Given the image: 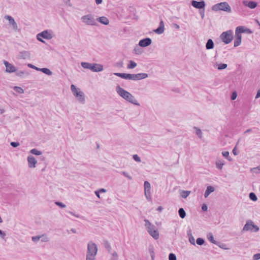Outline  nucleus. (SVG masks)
Instances as JSON below:
<instances>
[{"label":"nucleus","mask_w":260,"mask_h":260,"mask_svg":"<svg viewBox=\"0 0 260 260\" xmlns=\"http://www.w3.org/2000/svg\"><path fill=\"white\" fill-rule=\"evenodd\" d=\"M212 9L214 11H223L228 13L232 12L231 8L227 2H221L213 5Z\"/></svg>","instance_id":"nucleus-4"},{"label":"nucleus","mask_w":260,"mask_h":260,"mask_svg":"<svg viewBox=\"0 0 260 260\" xmlns=\"http://www.w3.org/2000/svg\"><path fill=\"white\" fill-rule=\"evenodd\" d=\"M227 64L225 63H220L218 65V70H221L225 69L227 67Z\"/></svg>","instance_id":"nucleus-41"},{"label":"nucleus","mask_w":260,"mask_h":260,"mask_svg":"<svg viewBox=\"0 0 260 260\" xmlns=\"http://www.w3.org/2000/svg\"><path fill=\"white\" fill-rule=\"evenodd\" d=\"M148 76L147 73L128 74V79L133 81H138L145 79Z\"/></svg>","instance_id":"nucleus-8"},{"label":"nucleus","mask_w":260,"mask_h":260,"mask_svg":"<svg viewBox=\"0 0 260 260\" xmlns=\"http://www.w3.org/2000/svg\"><path fill=\"white\" fill-rule=\"evenodd\" d=\"M253 226V222L251 220H248L246 222V224L244 225L242 232L245 231H252V228Z\"/></svg>","instance_id":"nucleus-16"},{"label":"nucleus","mask_w":260,"mask_h":260,"mask_svg":"<svg viewBox=\"0 0 260 260\" xmlns=\"http://www.w3.org/2000/svg\"><path fill=\"white\" fill-rule=\"evenodd\" d=\"M222 154L229 160L231 161L232 160V158L230 157H229V152L228 151H223L222 152Z\"/></svg>","instance_id":"nucleus-42"},{"label":"nucleus","mask_w":260,"mask_h":260,"mask_svg":"<svg viewBox=\"0 0 260 260\" xmlns=\"http://www.w3.org/2000/svg\"><path fill=\"white\" fill-rule=\"evenodd\" d=\"M250 199L253 201H256L257 198L254 192H250L249 194Z\"/></svg>","instance_id":"nucleus-32"},{"label":"nucleus","mask_w":260,"mask_h":260,"mask_svg":"<svg viewBox=\"0 0 260 260\" xmlns=\"http://www.w3.org/2000/svg\"><path fill=\"white\" fill-rule=\"evenodd\" d=\"M178 214L180 218L183 219L186 216V212L183 208H180L178 210Z\"/></svg>","instance_id":"nucleus-28"},{"label":"nucleus","mask_w":260,"mask_h":260,"mask_svg":"<svg viewBox=\"0 0 260 260\" xmlns=\"http://www.w3.org/2000/svg\"><path fill=\"white\" fill-rule=\"evenodd\" d=\"M144 192L145 196L148 200H150L151 199V193H150V188L151 185L149 182L146 181L144 182Z\"/></svg>","instance_id":"nucleus-10"},{"label":"nucleus","mask_w":260,"mask_h":260,"mask_svg":"<svg viewBox=\"0 0 260 260\" xmlns=\"http://www.w3.org/2000/svg\"><path fill=\"white\" fill-rule=\"evenodd\" d=\"M121 174H122L124 177H126L127 179H128L129 180H132V177L127 172L123 171L121 173Z\"/></svg>","instance_id":"nucleus-46"},{"label":"nucleus","mask_w":260,"mask_h":260,"mask_svg":"<svg viewBox=\"0 0 260 260\" xmlns=\"http://www.w3.org/2000/svg\"><path fill=\"white\" fill-rule=\"evenodd\" d=\"M55 204L61 208L66 207V205L60 202H56Z\"/></svg>","instance_id":"nucleus-51"},{"label":"nucleus","mask_w":260,"mask_h":260,"mask_svg":"<svg viewBox=\"0 0 260 260\" xmlns=\"http://www.w3.org/2000/svg\"><path fill=\"white\" fill-rule=\"evenodd\" d=\"M14 90L19 93H23L24 92V90L20 87L14 86Z\"/></svg>","instance_id":"nucleus-35"},{"label":"nucleus","mask_w":260,"mask_h":260,"mask_svg":"<svg viewBox=\"0 0 260 260\" xmlns=\"http://www.w3.org/2000/svg\"><path fill=\"white\" fill-rule=\"evenodd\" d=\"M220 38L225 44H228L233 39V32L231 29L223 32L220 36Z\"/></svg>","instance_id":"nucleus-5"},{"label":"nucleus","mask_w":260,"mask_h":260,"mask_svg":"<svg viewBox=\"0 0 260 260\" xmlns=\"http://www.w3.org/2000/svg\"><path fill=\"white\" fill-rule=\"evenodd\" d=\"M81 19L87 25H96V22L95 19L91 15H86L82 17Z\"/></svg>","instance_id":"nucleus-9"},{"label":"nucleus","mask_w":260,"mask_h":260,"mask_svg":"<svg viewBox=\"0 0 260 260\" xmlns=\"http://www.w3.org/2000/svg\"><path fill=\"white\" fill-rule=\"evenodd\" d=\"M216 245H218L219 247H220V248H222V249H228L227 248L225 247V244H220V242H218V244H216Z\"/></svg>","instance_id":"nucleus-60"},{"label":"nucleus","mask_w":260,"mask_h":260,"mask_svg":"<svg viewBox=\"0 0 260 260\" xmlns=\"http://www.w3.org/2000/svg\"><path fill=\"white\" fill-rule=\"evenodd\" d=\"M191 4L194 8L200 10L204 9L205 7V3L203 1L197 2L193 0L191 1Z\"/></svg>","instance_id":"nucleus-11"},{"label":"nucleus","mask_w":260,"mask_h":260,"mask_svg":"<svg viewBox=\"0 0 260 260\" xmlns=\"http://www.w3.org/2000/svg\"><path fill=\"white\" fill-rule=\"evenodd\" d=\"M149 250L151 255L152 260H154V252L153 251V248L152 246H150L149 247Z\"/></svg>","instance_id":"nucleus-40"},{"label":"nucleus","mask_w":260,"mask_h":260,"mask_svg":"<svg viewBox=\"0 0 260 260\" xmlns=\"http://www.w3.org/2000/svg\"><path fill=\"white\" fill-rule=\"evenodd\" d=\"M196 242L199 245H202L205 243V240L201 238H198L197 239Z\"/></svg>","instance_id":"nucleus-36"},{"label":"nucleus","mask_w":260,"mask_h":260,"mask_svg":"<svg viewBox=\"0 0 260 260\" xmlns=\"http://www.w3.org/2000/svg\"><path fill=\"white\" fill-rule=\"evenodd\" d=\"M243 3L244 6L248 7L250 9H254L257 5V3L253 1H243Z\"/></svg>","instance_id":"nucleus-20"},{"label":"nucleus","mask_w":260,"mask_h":260,"mask_svg":"<svg viewBox=\"0 0 260 260\" xmlns=\"http://www.w3.org/2000/svg\"><path fill=\"white\" fill-rule=\"evenodd\" d=\"M136 66L137 63L135 61L130 60L127 68L129 69H134Z\"/></svg>","instance_id":"nucleus-30"},{"label":"nucleus","mask_w":260,"mask_h":260,"mask_svg":"<svg viewBox=\"0 0 260 260\" xmlns=\"http://www.w3.org/2000/svg\"><path fill=\"white\" fill-rule=\"evenodd\" d=\"M71 89L74 95L78 99V100L80 103H84L85 102V96L84 93L79 91L74 84L71 85Z\"/></svg>","instance_id":"nucleus-6"},{"label":"nucleus","mask_w":260,"mask_h":260,"mask_svg":"<svg viewBox=\"0 0 260 260\" xmlns=\"http://www.w3.org/2000/svg\"><path fill=\"white\" fill-rule=\"evenodd\" d=\"M152 43V40L149 38H146L140 40L139 45L142 47H146Z\"/></svg>","instance_id":"nucleus-13"},{"label":"nucleus","mask_w":260,"mask_h":260,"mask_svg":"<svg viewBox=\"0 0 260 260\" xmlns=\"http://www.w3.org/2000/svg\"><path fill=\"white\" fill-rule=\"evenodd\" d=\"M251 171L255 173H259L260 172V165L257 167L251 169Z\"/></svg>","instance_id":"nucleus-45"},{"label":"nucleus","mask_w":260,"mask_h":260,"mask_svg":"<svg viewBox=\"0 0 260 260\" xmlns=\"http://www.w3.org/2000/svg\"><path fill=\"white\" fill-rule=\"evenodd\" d=\"M237 97V93L236 92H234L232 93V95H231V100H234Z\"/></svg>","instance_id":"nucleus-63"},{"label":"nucleus","mask_w":260,"mask_h":260,"mask_svg":"<svg viewBox=\"0 0 260 260\" xmlns=\"http://www.w3.org/2000/svg\"><path fill=\"white\" fill-rule=\"evenodd\" d=\"M39 71H41L42 73H43L47 75H49V76H50L52 74V72L49 69H48V68H40V69L39 70Z\"/></svg>","instance_id":"nucleus-27"},{"label":"nucleus","mask_w":260,"mask_h":260,"mask_svg":"<svg viewBox=\"0 0 260 260\" xmlns=\"http://www.w3.org/2000/svg\"><path fill=\"white\" fill-rule=\"evenodd\" d=\"M149 250L151 255L152 260H154V252L153 251V248L152 246H150L149 247Z\"/></svg>","instance_id":"nucleus-39"},{"label":"nucleus","mask_w":260,"mask_h":260,"mask_svg":"<svg viewBox=\"0 0 260 260\" xmlns=\"http://www.w3.org/2000/svg\"><path fill=\"white\" fill-rule=\"evenodd\" d=\"M27 161H28V167L29 168H32L36 167V165L37 161L34 156H32L31 155L28 156L27 157Z\"/></svg>","instance_id":"nucleus-17"},{"label":"nucleus","mask_w":260,"mask_h":260,"mask_svg":"<svg viewBox=\"0 0 260 260\" xmlns=\"http://www.w3.org/2000/svg\"><path fill=\"white\" fill-rule=\"evenodd\" d=\"M4 64L6 66V72L11 73L16 71V67L7 61H4Z\"/></svg>","instance_id":"nucleus-12"},{"label":"nucleus","mask_w":260,"mask_h":260,"mask_svg":"<svg viewBox=\"0 0 260 260\" xmlns=\"http://www.w3.org/2000/svg\"><path fill=\"white\" fill-rule=\"evenodd\" d=\"M214 47V42L211 39L208 40L206 44V48L207 50L213 49Z\"/></svg>","instance_id":"nucleus-23"},{"label":"nucleus","mask_w":260,"mask_h":260,"mask_svg":"<svg viewBox=\"0 0 260 260\" xmlns=\"http://www.w3.org/2000/svg\"><path fill=\"white\" fill-rule=\"evenodd\" d=\"M208 207L206 204H203L202 206V210L203 211H207Z\"/></svg>","instance_id":"nucleus-62"},{"label":"nucleus","mask_w":260,"mask_h":260,"mask_svg":"<svg viewBox=\"0 0 260 260\" xmlns=\"http://www.w3.org/2000/svg\"><path fill=\"white\" fill-rule=\"evenodd\" d=\"M245 32L244 28L243 26H238L235 30V38L242 39L241 33Z\"/></svg>","instance_id":"nucleus-15"},{"label":"nucleus","mask_w":260,"mask_h":260,"mask_svg":"<svg viewBox=\"0 0 260 260\" xmlns=\"http://www.w3.org/2000/svg\"><path fill=\"white\" fill-rule=\"evenodd\" d=\"M144 221L145 222V225L146 227L149 234L154 239L156 240L158 239L159 234L157 230L156 229V227L153 224H152L148 219H145Z\"/></svg>","instance_id":"nucleus-2"},{"label":"nucleus","mask_w":260,"mask_h":260,"mask_svg":"<svg viewBox=\"0 0 260 260\" xmlns=\"http://www.w3.org/2000/svg\"><path fill=\"white\" fill-rule=\"evenodd\" d=\"M153 31L157 34H162V20H160L158 27Z\"/></svg>","instance_id":"nucleus-25"},{"label":"nucleus","mask_w":260,"mask_h":260,"mask_svg":"<svg viewBox=\"0 0 260 260\" xmlns=\"http://www.w3.org/2000/svg\"><path fill=\"white\" fill-rule=\"evenodd\" d=\"M38 36L47 40H50L53 37L52 34L49 32L47 30H44L42 32L38 34Z\"/></svg>","instance_id":"nucleus-19"},{"label":"nucleus","mask_w":260,"mask_h":260,"mask_svg":"<svg viewBox=\"0 0 260 260\" xmlns=\"http://www.w3.org/2000/svg\"><path fill=\"white\" fill-rule=\"evenodd\" d=\"M98 252V247L95 243L89 242L87 245V254L96 256Z\"/></svg>","instance_id":"nucleus-7"},{"label":"nucleus","mask_w":260,"mask_h":260,"mask_svg":"<svg viewBox=\"0 0 260 260\" xmlns=\"http://www.w3.org/2000/svg\"><path fill=\"white\" fill-rule=\"evenodd\" d=\"M104 245L105 248L106 249H107V250L109 252H110L111 249V247L110 243L108 241L106 240V241H104Z\"/></svg>","instance_id":"nucleus-31"},{"label":"nucleus","mask_w":260,"mask_h":260,"mask_svg":"<svg viewBox=\"0 0 260 260\" xmlns=\"http://www.w3.org/2000/svg\"><path fill=\"white\" fill-rule=\"evenodd\" d=\"M188 235L189 236V241L190 243L191 244L195 245V239H194V237H193V236L191 234H188Z\"/></svg>","instance_id":"nucleus-37"},{"label":"nucleus","mask_w":260,"mask_h":260,"mask_svg":"<svg viewBox=\"0 0 260 260\" xmlns=\"http://www.w3.org/2000/svg\"><path fill=\"white\" fill-rule=\"evenodd\" d=\"M200 14L202 19H204L205 16V8L200 10Z\"/></svg>","instance_id":"nucleus-56"},{"label":"nucleus","mask_w":260,"mask_h":260,"mask_svg":"<svg viewBox=\"0 0 260 260\" xmlns=\"http://www.w3.org/2000/svg\"><path fill=\"white\" fill-rule=\"evenodd\" d=\"M133 159L137 162H140L141 158L137 154H134L133 156Z\"/></svg>","instance_id":"nucleus-48"},{"label":"nucleus","mask_w":260,"mask_h":260,"mask_svg":"<svg viewBox=\"0 0 260 260\" xmlns=\"http://www.w3.org/2000/svg\"><path fill=\"white\" fill-rule=\"evenodd\" d=\"M123 63L122 61L117 62L115 63V66L118 68H122L123 67Z\"/></svg>","instance_id":"nucleus-55"},{"label":"nucleus","mask_w":260,"mask_h":260,"mask_svg":"<svg viewBox=\"0 0 260 260\" xmlns=\"http://www.w3.org/2000/svg\"><path fill=\"white\" fill-rule=\"evenodd\" d=\"M112 255L114 256V258H112L111 259V260H117L118 254H117V253L116 251H114L112 253Z\"/></svg>","instance_id":"nucleus-59"},{"label":"nucleus","mask_w":260,"mask_h":260,"mask_svg":"<svg viewBox=\"0 0 260 260\" xmlns=\"http://www.w3.org/2000/svg\"><path fill=\"white\" fill-rule=\"evenodd\" d=\"M96 20L104 25H108L109 23L108 19L105 16L100 17L97 18Z\"/></svg>","instance_id":"nucleus-21"},{"label":"nucleus","mask_w":260,"mask_h":260,"mask_svg":"<svg viewBox=\"0 0 260 260\" xmlns=\"http://www.w3.org/2000/svg\"><path fill=\"white\" fill-rule=\"evenodd\" d=\"M20 144L19 142H12L10 143V145L14 148H16L19 146Z\"/></svg>","instance_id":"nucleus-50"},{"label":"nucleus","mask_w":260,"mask_h":260,"mask_svg":"<svg viewBox=\"0 0 260 260\" xmlns=\"http://www.w3.org/2000/svg\"><path fill=\"white\" fill-rule=\"evenodd\" d=\"M0 236L3 239L6 236V233L1 230H0Z\"/></svg>","instance_id":"nucleus-61"},{"label":"nucleus","mask_w":260,"mask_h":260,"mask_svg":"<svg viewBox=\"0 0 260 260\" xmlns=\"http://www.w3.org/2000/svg\"><path fill=\"white\" fill-rule=\"evenodd\" d=\"M41 237H41V235L34 236V237H32L31 240L34 242H37L38 241H39L40 240Z\"/></svg>","instance_id":"nucleus-43"},{"label":"nucleus","mask_w":260,"mask_h":260,"mask_svg":"<svg viewBox=\"0 0 260 260\" xmlns=\"http://www.w3.org/2000/svg\"><path fill=\"white\" fill-rule=\"evenodd\" d=\"M241 43V39L235 38V39L234 40V47H238V46H239L240 45Z\"/></svg>","instance_id":"nucleus-38"},{"label":"nucleus","mask_w":260,"mask_h":260,"mask_svg":"<svg viewBox=\"0 0 260 260\" xmlns=\"http://www.w3.org/2000/svg\"><path fill=\"white\" fill-rule=\"evenodd\" d=\"M260 97V89L258 90L257 91V93L255 96V99H258Z\"/></svg>","instance_id":"nucleus-64"},{"label":"nucleus","mask_w":260,"mask_h":260,"mask_svg":"<svg viewBox=\"0 0 260 260\" xmlns=\"http://www.w3.org/2000/svg\"><path fill=\"white\" fill-rule=\"evenodd\" d=\"M169 260H176V256L175 254L171 253L169 255Z\"/></svg>","instance_id":"nucleus-47"},{"label":"nucleus","mask_w":260,"mask_h":260,"mask_svg":"<svg viewBox=\"0 0 260 260\" xmlns=\"http://www.w3.org/2000/svg\"><path fill=\"white\" fill-rule=\"evenodd\" d=\"M27 66L30 68L36 70V71H39V70L40 69V68H39L30 63H28L27 64Z\"/></svg>","instance_id":"nucleus-52"},{"label":"nucleus","mask_w":260,"mask_h":260,"mask_svg":"<svg viewBox=\"0 0 260 260\" xmlns=\"http://www.w3.org/2000/svg\"><path fill=\"white\" fill-rule=\"evenodd\" d=\"M259 231V228L253 223V226L252 228V231L254 232H257Z\"/></svg>","instance_id":"nucleus-57"},{"label":"nucleus","mask_w":260,"mask_h":260,"mask_svg":"<svg viewBox=\"0 0 260 260\" xmlns=\"http://www.w3.org/2000/svg\"><path fill=\"white\" fill-rule=\"evenodd\" d=\"M95 256L94 255H90L86 254V260H95Z\"/></svg>","instance_id":"nucleus-54"},{"label":"nucleus","mask_w":260,"mask_h":260,"mask_svg":"<svg viewBox=\"0 0 260 260\" xmlns=\"http://www.w3.org/2000/svg\"><path fill=\"white\" fill-rule=\"evenodd\" d=\"M114 75L124 79H128V74L124 73H115Z\"/></svg>","instance_id":"nucleus-24"},{"label":"nucleus","mask_w":260,"mask_h":260,"mask_svg":"<svg viewBox=\"0 0 260 260\" xmlns=\"http://www.w3.org/2000/svg\"><path fill=\"white\" fill-rule=\"evenodd\" d=\"M134 52L136 54H140L142 53V51L137 46L134 49Z\"/></svg>","instance_id":"nucleus-53"},{"label":"nucleus","mask_w":260,"mask_h":260,"mask_svg":"<svg viewBox=\"0 0 260 260\" xmlns=\"http://www.w3.org/2000/svg\"><path fill=\"white\" fill-rule=\"evenodd\" d=\"M194 128L196 129V134L200 138H201L202 137V133L201 130L200 128H198L196 127H194Z\"/></svg>","instance_id":"nucleus-44"},{"label":"nucleus","mask_w":260,"mask_h":260,"mask_svg":"<svg viewBox=\"0 0 260 260\" xmlns=\"http://www.w3.org/2000/svg\"><path fill=\"white\" fill-rule=\"evenodd\" d=\"M30 152L32 154H34V155H40L42 154V152L40 151H39L38 150H37V149H31L30 151Z\"/></svg>","instance_id":"nucleus-33"},{"label":"nucleus","mask_w":260,"mask_h":260,"mask_svg":"<svg viewBox=\"0 0 260 260\" xmlns=\"http://www.w3.org/2000/svg\"><path fill=\"white\" fill-rule=\"evenodd\" d=\"M189 193H190L189 191L183 190L181 193V196L182 198L185 199L189 196Z\"/></svg>","instance_id":"nucleus-34"},{"label":"nucleus","mask_w":260,"mask_h":260,"mask_svg":"<svg viewBox=\"0 0 260 260\" xmlns=\"http://www.w3.org/2000/svg\"><path fill=\"white\" fill-rule=\"evenodd\" d=\"M214 187L212 186H209L207 187V189L204 193L205 198H207L208 196L214 191Z\"/></svg>","instance_id":"nucleus-22"},{"label":"nucleus","mask_w":260,"mask_h":260,"mask_svg":"<svg viewBox=\"0 0 260 260\" xmlns=\"http://www.w3.org/2000/svg\"><path fill=\"white\" fill-rule=\"evenodd\" d=\"M30 57V53L27 51H22L19 52L18 55V58L19 59H29Z\"/></svg>","instance_id":"nucleus-18"},{"label":"nucleus","mask_w":260,"mask_h":260,"mask_svg":"<svg viewBox=\"0 0 260 260\" xmlns=\"http://www.w3.org/2000/svg\"><path fill=\"white\" fill-rule=\"evenodd\" d=\"M116 91L119 95L126 101L135 105H139L135 97L131 93L121 88L119 85L116 86Z\"/></svg>","instance_id":"nucleus-1"},{"label":"nucleus","mask_w":260,"mask_h":260,"mask_svg":"<svg viewBox=\"0 0 260 260\" xmlns=\"http://www.w3.org/2000/svg\"><path fill=\"white\" fill-rule=\"evenodd\" d=\"M5 18L9 21V24L13 26V28L15 30H18V26L14 19L11 16L6 15Z\"/></svg>","instance_id":"nucleus-14"},{"label":"nucleus","mask_w":260,"mask_h":260,"mask_svg":"<svg viewBox=\"0 0 260 260\" xmlns=\"http://www.w3.org/2000/svg\"><path fill=\"white\" fill-rule=\"evenodd\" d=\"M207 238L209 241L214 244H218V242L215 241L214 239L213 235L212 233H210L207 235Z\"/></svg>","instance_id":"nucleus-26"},{"label":"nucleus","mask_w":260,"mask_h":260,"mask_svg":"<svg viewBox=\"0 0 260 260\" xmlns=\"http://www.w3.org/2000/svg\"><path fill=\"white\" fill-rule=\"evenodd\" d=\"M24 73H25V72H24V71H18L16 73V75L17 76L22 77L23 76V75L24 74Z\"/></svg>","instance_id":"nucleus-58"},{"label":"nucleus","mask_w":260,"mask_h":260,"mask_svg":"<svg viewBox=\"0 0 260 260\" xmlns=\"http://www.w3.org/2000/svg\"><path fill=\"white\" fill-rule=\"evenodd\" d=\"M41 237H42L40 239V240L42 242H45L48 241V240H49L48 238L46 236L42 235H41Z\"/></svg>","instance_id":"nucleus-49"},{"label":"nucleus","mask_w":260,"mask_h":260,"mask_svg":"<svg viewBox=\"0 0 260 260\" xmlns=\"http://www.w3.org/2000/svg\"><path fill=\"white\" fill-rule=\"evenodd\" d=\"M215 164L217 169L221 170L223 166L224 165V163L223 160H218L216 161Z\"/></svg>","instance_id":"nucleus-29"},{"label":"nucleus","mask_w":260,"mask_h":260,"mask_svg":"<svg viewBox=\"0 0 260 260\" xmlns=\"http://www.w3.org/2000/svg\"><path fill=\"white\" fill-rule=\"evenodd\" d=\"M81 66L86 69H89L94 72H99L103 70V66L98 63H91L86 62H82Z\"/></svg>","instance_id":"nucleus-3"}]
</instances>
